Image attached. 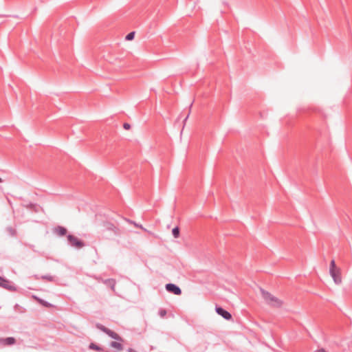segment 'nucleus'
Listing matches in <instances>:
<instances>
[{"mask_svg":"<svg viewBox=\"0 0 352 352\" xmlns=\"http://www.w3.org/2000/svg\"><path fill=\"white\" fill-rule=\"evenodd\" d=\"M261 292L262 294V297L263 298L266 303L270 305V306L280 307L283 305V302L280 299L275 297L270 292L263 289H261Z\"/></svg>","mask_w":352,"mask_h":352,"instance_id":"1","label":"nucleus"},{"mask_svg":"<svg viewBox=\"0 0 352 352\" xmlns=\"http://www.w3.org/2000/svg\"><path fill=\"white\" fill-rule=\"evenodd\" d=\"M96 327L98 329L102 331V332H104V333L108 335L111 338H113L116 340L120 341V342H123V339L117 333H116L115 331L111 330L110 329L104 327L102 324L97 323Z\"/></svg>","mask_w":352,"mask_h":352,"instance_id":"2","label":"nucleus"},{"mask_svg":"<svg viewBox=\"0 0 352 352\" xmlns=\"http://www.w3.org/2000/svg\"><path fill=\"white\" fill-rule=\"evenodd\" d=\"M67 238L69 244L72 247H75V248L80 249V248H83L85 245V243L82 241L80 240L78 238H77L76 236H75L72 234H68Z\"/></svg>","mask_w":352,"mask_h":352,"instance_id":"3","label":"nucleus"},{"mask_svg":"<svg viewBox=\"0 0 352 352\" xmlns=\"http://www.w3.org/2000/svg\"><path fill=\"white\" fill-rule=\"evenodd\" d=\"M102 226L104 231H112L116 236H118L120 234V229L111 222H104Z\"/></svg>","mask_w":352,"mask_h":352,"instance_id":"4","label":"nucleus"},{"mask_svg":"<svg viewBox=\"0 0 352 352\" xmlns=\"http://www.w3.org/2000/svg\"><path fill=\"white\" fill-rule=\"evenodd\" d=\"M166 290L169 292L172 293L175 295H181L182 294V289L179 286H177L175 284L173 283H167L165 285Z\"/></svg>","mask_w":352,"mask_h":352,"instance_id":"5","label":"nucleus"},{"mask_svg":"<svg viewBox=\"0 0 352 352\" xmlns=\"http://www.w3.org/2000/svg\"><path fill=\"white\" fill-rule=\"evenodd\" d=\"M215 311L219 316L227 320H229L232 318L231 314L221 307L216 306Z\"/></svg>","mask_w":352,"mask_h":352,"instance_id":"6","label":"nucleus"},{"mask_svg":"<svg viewBox=\"0 0 352 352\" xmlns=\"http://www.w3.org/2000/svg\"><path fill=\"white\" fill-rule=\"evenodd\" d=\"M331 277L333 278L334 282L336 284H340L342 282V278H341V274H340V270L336 269L334 271L329 272Z\"/></svg>","mask_w":352,"mask_h":352,"instance_id":"7","label":"nucleus"},{"mask_svg":"<svg viewBox=\"0 0 352 352\" xmlns=\"http://www.w3.org/2000/svg\"><path fill=\"white\" fill-rule=\"evenodd\" d=\"M16 343V340L13 337H8L6 338H0V345L5 346H10Z\"/></svg>","mask_w":352,"mask_h":352,"instance_id":"8","label":"nucleus"},{"mask_svg":"<svg viewBox=\"0 0 352 352\" xmlns=\"http://www.w3.org/2000/svg\"><path fill=\"white\" fill-rule=\"evenodd\" d=\"M100 281L104 283L107 287H110L112 291H115V287L116 285V281L113 278H107V279H100Z\"/></svg>","mask_w":352,"mask_h":352,"instance_id":"9","label":"nucleus"},{"mask_svg":"<svg viewBox=\"0 0 352 352\" xmlns=\"http://www.w3.org/2000/svg\"><path fill=\"white\" fill-rule=\"evenodd\" d=\"M67 229L63 226H58L54 228V233L58 236H65L67 234Z\"/></svg>","mask_w":352,"mask_h":352,"instance_id":"10","label":"nucleus"},{"mask_svg":"<svg viewBox=\"0 0 352 352\" xmlns=\"http://www.w3.org/2000/svg\"><path fill=\"white\" fill-rule=\"evenodd\" d=\"M0 287L7 289L10 291H14L15 287L10 285V282L8 280L6 279V282H2L1 285H0Z\"/></svg>","mask_w":352,"mask_h":352,"instance_id":"11","label":"nucleus"},{"mask_svg":"<svg viewBox=\"0 0 352 352\" xmlns=\"http://www.w3.org/2000/svg\"><path fill=\"white\" fill-rule=\"evenodd\" d=\"M24 206L28 208V209H30L31 210H33V211H35V212H37L38 210V205L36 204H33V203H28L25 205H24Z\"/></svg>","mask_w":352,"mask_h":352,"instance_id":"12","label":"nucleus"},{"mask_svg":"<svg viewBox=\"0 0 352 352\" xmlns=\"http://www.w3.org/2000/svg\"><path fill=\"white\" fill-rule=\"evenodd\" d=\"M110 346L114 349H116L119 351H122L123 349V346L121 343L118 342H111L110 343Z\"/></svg>","mask_w":352,"mask_h":352,"instance_id":"13","label":"nucleus"},{"mask_svg":"<svg viewBox=\"0 0 352 352\" xmlns=\"http://www.w3.org/2000/svg\"><path fill=\"white\" fill-rule=\"evenodd\" d=\"M89 349H93V350H95L97 351H104L103 348L100 347V346H98L96 344L93 343V342L89 345Z\"/></svg>","mask_w":352,"mask_h":352,"instance_id":"14","label":"nucleus"},{"mask_svg":"<svg viewBox=\"0 0 352 352\" xmlns=\"http://www.w3.org/2000/svg\"><path fill=\"white\" fill-rule=\"evenodd\" d=\"M6 232L10 235L11 236H14L16 234V230L12 228V226H9L6 228Z\"/></svg>","mask_w":352,"mask_h":352,"instance_id":"15","label":"nucleus"},{"mask_svg":"<svg viewBox=\"0 0 352 352\" xmlns=\"http://www.w3.org/2000/svg\"><path fill=\"white\" fill-rule=\"evenodd\" d=\"M41 278L42 280H47L49 282H53L54 280V276H51V275H43L41 276Z\"/></svg>","mask_w":352,"mask_h":352,"instance_id":"16","label":"nucleus"},{"mask_svg":"<svg viewBox=\"0 0 352 352\" xmlns=\"http://www.w3.org/2000/svg\"><path fill=\"white\" fill-rule=\"evenodd\" d=\"M172 234L175 238H178L179 236V228L178 227H175L172 230Z\"/></svg>","mask_w":352,"mask_h":352,"instance_id":"17","label":"nucleus"},{"mask_svg":"<svg viewBox=\"0 0 352 352\" xmlns=\"http://www.w3.org/2000/svg\"><path fill=\"white\" fill-rule=\"evenodd\" d=\"M135 36V32H129L126 36L125 39L126 41H131L134 38Z\"/></svg>","mask_w":352,"mask_h":352,"instance_id":"18","label":"nucleus"},{"mask_svg":"<svg viewBox=\"0 0 352 352\" xmlns=\"http://www.w3.org/2000/svg\"><path fill=\"white\" fill-rule=\"evenodd\" d=\"M338 269L336 266V262L335 260H331L330 263V267H329V272L334 271L335 270Z\"/></svg>","mask_w":352,"mask_h":352,"instance_id":"19","label":"nucleus"},{"mask_svg":"<svg viewBox=\"0 0 352 352\" xmlns=\"http://www.w3.org/2000/svg\"><path fill=\"white\" fill-rule=\"evenodd\" d=\"M38 300L41 304H42L43 305H44L46 307H50L52 306V305L50 302L45 301L42 299H38Z\"/></svg>","mask_w":352,"mask_h":352,"instance_id":"20","label":"nucleus"},{"mask_svg":"<svg viewBox=\"0 0 352 352\" xmlns=\"http://www.w3.org/2000/svg\"><path fill=\"white\" fill-rule=\"evenodd\" d=\"M159 315L163 318L166 315V311L165 309H160Z\"/></svg>","mask_w":352,"mask_h":352,"instance_id":"21","label":"nucleus"},{"mask_svg":"<svg viewBox=\"0 0 352 352\" xmlns=\"http://www.w3.org/2000/svg\"><path fill=\"white\" fill-rule=\"evenodd\" d=\"M123 127L126 130H129L131 128V125L129 123H124Z\"/></svg>","mask_w":352,"mask_h":352,"instance_id":"22","label":"nucleus"},{"mask_svg":"<svg viewBox=\"0 0 352 352\" xmlns=\"http://www.w3.org/2000/svg\"><path fill=\"white\" fill-rule=\"evenodd\" d=\"M315 352H327L324 348L318 349Z\"/></svg>","mask_w":352,"mask_h":352,"instance_id":"23","label":"nucleus"},{"mask_svg":"<svg viewBox=\"0 0 352 352\" xmlns=\"http://www.w3.org/2000/svg\"><path fill=\"white\" fill-rule=\"evenodd\" d=\"M131 223H133L136 227H139V228L143 229V227L141 225L139 226L138 224H137V223H134L133 221H131Z\"/></svg>","mask_w":352,"mask_h":352,"instance_id":"24","label":"nucleus"},{"mask_svg":"<svg viewBox=\"0 0 352 352\" xmlns=\"http://www.w3.org/2000/svg\"><path fill=\"white\" fill-rule=\"evenodd\" d=\"M2 282H6V279L0 276V285H1Z\"/></svg>","mask_w":352,"mask_h":352,"instance_id":"25","label":"nucleus"},{"mask_svg":"<svg viewBox=\"0 0 352 352\" xmlns=\"http://www.w3.org/2000/svg\"><path fill=\"white\" fill-rule=\"evenodd\" d=\"M188 116H189V113H188V114L186 116V117L184 118V122L187 120V119H188Z\"/></svg>","mask_w":352,"mask_h":352,"instance_id":"26","label":"nucleus"},{"mask_svg":"<svg viewBox=\"0 0 352 352\" xmlns=\"http://www.w3.org/2000/svg\"><path fill=\"white\" fill-rule=\"evenodd\" d=\"M1 182H2V179H1V178L0 177V183H1Z\"/></svg>","mask_w":352,"mask_h":352,"instance_id":"27","label":"nucleus"}]
</instances>
